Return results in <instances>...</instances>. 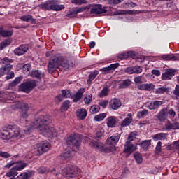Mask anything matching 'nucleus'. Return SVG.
I'll return each mask as SVG.
<instances>
[{
    "label": "nucleus",
    "instance_id": "1",
    "mask_svg": "<svg viewBox=\"0 0 179 179\" xmlns=\"http://www.w3.org/2000/svg\"><path fill=\"white\" fill-rule=\"evenodd\" d=\"M51 124V117L50 115H41L33 122L31 127L35 129H38L39 134L48 138L57 136V130L53 127H48Z\"/></svg>",
    "mask_w": 179,
    "mask_h": 179
},
{
    "label": "nucleus",
    "instance_id": "2",
    "mask_svg": "<svg viewBox=\"0 0 179 179\" xmlns=\"http://www.w3.org/2000/svg\"><path fill=\"white\" fill-rule=\"evenodd\" d=\"M57 68L59 69H68L69 68L68 61L62 56H55L49 61L48 71L50 73H54Z\"/></svg>",
    "mask_w": 179,
    "mask_h": 179
},
{
    "label": "nucleus",
    "instance_id": "3",
    "mask_svg": "<svg viewBox=\"0 0 179 179\" xmlns=\"http://www.w3.org/2000/svg\"><path fill=\"white\" fill-rule=\"evenodd\" d=\"M23 135L19 131L13 129L11 127H7L0 131V138L1 139L9 140L12 138H22Z\"/></svg>",
    "mask_w": 179,
    "mask_h": 179
},
{
    "label": "nucleus",
    "instance_id": "4",
    "mask_svg": "<svg viewBox=\"0 0 179 179\" xmlns=\"http://www.w3.org/2000/svg\"><path fill=\"white\" fill-rule=\"evenodd\" d=\"M38 6L43 10H55L56 12L65 9L64 5L57 4V1L55 0H48L43 3L39 4Z\"/></svg>",
    "mask_w": 179,
    "mask_h": 179
},
{
    "label": "nucleus",
    "instance_id": "5",
    "mask_svg": "<svg viewBox=\"0 0 179 179\" xmlns=\"http://www.w3.org/2000/svg\"><path fill=\"white\" fill-rule=\"evenodd\" d=\"M120 138H121V134H115L114 136H112L106 140V145L108 146L107 147L108 149L106 150V152H115L116 150L115 145L118 143Z\"/></svg>",
    "mask_w": 179,
    "mask_h": 179
},
{
    "label": "nucleus",
    "instance_id": "6",
    "mask_svg": "<svg viewBox=\"0 0 179 179\" xmlns=\"http://www.w3.org/2000/svg\"><path fill=\"white\" fill-rule=\"evenodd\" d=\"M80 142H82V137L79 134H71L67 138V145L69 146H73L76 149H79V146H80Z\"/></svg>",
    "mask_w": 179,
    "mask_h": 179
},
{
    "label": "nucleus",
    "instance_id": "7",
    "mask_svg": "<svg viewBox=\"0 0 179 179\" xmlns=\"http://www.w3.org/2000/svg\"><path fill=\"white\" fill-rule=\"evenodd\" d=\"M50 148H51V145L48 142L43 141L37 145L35 155L40 156V155H43V153H45V152L50 150Z\"/></svg>",
    "mask_w": 179,
    "mask_h": 179
},
{
    "label": "nucleus",
    "instance_id": "8",
    "mask_svg": "<svg viewBox=\"0 0 179 179\" xmlns=\"http://www.w3.org/2000/svg\"><path fill=\"white\" fill-rule=\"evenodd\" d=\"M35 86L36 81L31 80L21 84L19 86V89L21 90V92H24V93H30Z\"/></svg>",
    "mask_w": 179,
    "mask_h": 179
},
{
    "label": "nucleus",
    "instance_id": "9",
    "mask_svg": "<svg viewBox=\"0 0 179 179\" xmlns=\"http://www.w3.org/2000/svg\"><path fill=\"white\" fill-rule=\"evenodd\" d=\"M177 72L175 69H166V71L162 76V80H170L176 75Z\"/></svg>",
    "mask_w": 179,
    "mask_h": 179
},
{
    "label": "nucleus",
    "instance_id": "10",
    "mask_svg": "<svg viewBox=\"0 0 179 179\" xmlns=\"http://www.w3.org/2000/svg\"><path fill=\"white\" fill-rule=\"evenodd\" d=\"M119 66H120V63L113 64L108 67H104L103 69H101L100 71L102 72L103 75H107V73H111L113 71H115V69H117V68H118Z\"/></svg>",
    "mask_w": 179,
    "mask_h": 179
},
{
    "label": "nucleus",
    "instance_id": "11",
    "mask_svg": "<svg viewBox=\"0 0 179 179\" xmlns=\"http://www.w3.org/2000/svg\"><path fill=\"white\" fill-rule=\"evenodd\" d=\"M11 107L20 108L22 111H29V110H30V106H29V104L20 101L13 103Z\"/></svg>",
    "mask_w": 179,
    "mask_h": 179
},
{
    "label": "nucleus",
    "instance_id": "12",
    "mask_svg": "<svg viewBox=\"0 0 179 179\" xmlns=\"http://www.w3.org/2000/svg\"><path fill=\"white\" fill-rule=\"evenodd\" d=\"M164 128L166 131H176V129H179V123L178 122H171L168 120L164 125Z\"/></svg>",
    "mask_w": 179,
    "mask_h": 179
},
{
    "label": "nucleus",
    "instance_id": "13",
    "mask_svg": "<svg viewBox=\"0 0 179 179\" xmlns=\"http://www.w3.org/2000/svg\"><path fill=\"white\" fill-rule=\"evenodd\" d=\"M107 13V10L103 8L101 4H96L91 9L90 13H95L96 15H101V13Z\"/></svg>",
    "mask_w": 179,
    "mask_h": 179
},
{
    "label": "nucleus",
    "instance_id": "14",
    "mask_svg": "<svg viewBox=\"0 0 179 179\" xmlns=\"http://www.w3.org/2000/svg\"><path fill=\"white\" fill-rule=\"evenodd\" d=\"M124 72H126V73H129V75H132V73H141L142 66H134L131 67H128L124 70Z\"/></svg>",
    "mask_w": 179,
    "mask_h": 179
},
{
    "label": "nucleus",
    "instance_id": "15",
    "mask_svg": "<svg viewBox=\"0 0 179 179\" xmlns=\"http://www.w3.org/2000/svg\"><path fill=\"white\" fill-rule=\"evenodd\" d=\"M169 117V110L167 108L161 109L157 115V119L158 121H165Z\"/></svg>",
    "mask_w": 179,
    "mask_h": 179
},
{
    "label": "nucleus",
    "instance_id": "16",
    "mask_svg": "<svg viewBox=\"0 0 179 179\" xmlns=\"http://www.w3.org/2000/svg\"><path fill=\"white\" fill-rule=\"evenodd\" d=\"M27 51H29V46L27 45H22L14 50V53L15 55L20 56L26 54Z\"/></svg>",
    "mask_w": 179,
    "mask_h": 179
},
{
    "label": "nucleus",
    "instance_id": "17",
    "mask_svg": "<svg viewBox=\"0 0 179 179\" xmlns=\"http://www.w3.org/2000/svg\"><path fill=\"white\" fill-rule=\"evenodd\" d=\"M109 106L112 110H118L121 107V100L117 98H114L109 102Z\"/></svg>",
    "mask_w": 179,
    "mask_h": 179
},
{
    "label": "nucleus",
    "instance_id": "18",
    "mask_svg": "<svg viewBox=\"0 0 179 179\" xmlns=\"http://www.w3.org/2000/svg\"><path fill=\"white\" fill-rule=\"evenodd\" d=\"M136 149V146L134 145L131 142L126 141L124 145V153H128L129 155H131L132 152H135V150Z\"/></svg>",
    "mask_w": 179,
    "mask_h": 179
},
{
    "label": "nucleus",
    "instance_id": "19",
    "mask_svg": "<svg viewBox=\"0 0 179 179\" xmlns=\"http://www.w3.org/2000/svg\"><path fill=\"white\" fill-rule=\"evenodd\" d=\"M162 104H164L163 101H152L148 105V108L149 110H157Z\"/></svg>",
    "mask_w": 179,
    "mask_h": 179
},
{
    "label": "nucleus",
    "instance_id": "20",
    "mask_svg": "<svg viewBox=\"0 0 179 179\" xmlns=\"http://www.w3.org/2000/svg\"><path fill=\"white\" fill-rule=\"evenodd\" d=\"M13 66L10 64H6L3 65L1 68H0V78L3 76L6 73H8L12 69Z\"/></svg>",
    "mask_w": 179,
    "mask_h": 179
},
{
    "label": "nucleus",
    "instance_id": "21",
    "mask_svg": "<svg viewBox=\"0 0 179 179\" xmlns=\"http://www.w3.org/2000/svg\"><path fill=\"white\" fill-rule=\"evenodd\" d=\"M85 88H80L78 91L76 93L73 101L74 103H78L80 99L83 96V94L85 93Z\"/></svg>",
    "mask_w": 179,
    "mask_h": 179
},
{
    "label": "nucleus",
    "instance_id": "22",
    "mask_svg": "<svg viewBox=\"0 0 179 179\" xmlns=\"http://www.w3.org/2000/svg\"><path fill=\"white\" fill-rule=\"evenodd\" d=\"M107 126L109 128L115 127V124H117V118L114 116H110L106 119Z\"/></svg>",
    "mask_w": 179,
    "mask_h": 179
},
{
    "label": "nucleus",
    "instance_id": "23",
    "mask_svg": "<svg viewBox=\"0 0 179 179\" xmlns=\"http://www.w3.org/2000/svg\"><path fill=\"white\" fill-rule=\"evenodd\" d=\"M0 35H1L2 37H12L13 31L3 29V27H0Z\"/></svg>",
    "mask_w": 179,
    "mask_h": 179
},
{
    "label": "nucleus",
    "instance_id": "24",
    "mask_svg": "<svg viewBox=\"0 0 179 179\" xmlns=\"http://www.w3.org/2000/svg\"><path fill=\"white\" fill-rule=\"evenodd\" d=\"M167 136H169V134L159 133L152 136V138L154 141H164V139H167Z\"/></svg>",
    "mask_w": 179,
    "mask_h": 179
},
{
    "label": "nucleus",
    "instance_id": "25",
    "mask_svg": "<svg viewBox=\"0 0 179 179\" xmlns=\"http://www.w3.org/2000/svg\"><path fill=\"white\" fill-rule=\"evenodd\" d=\"M87 115V111H86V109H78L77 110V117H78L80 120H85Z\"/></svg>",
    "mask_w": 179,
    "mask_h": 179
},
{
    "label": "nucleus",
    "instance_id": "26",
    "mask_svg": "<svg viewBox=\"0 0 179 179\" xmlns=\"http://www.w3.org/2000/svg\"><path fill=\"white\" fill-rule=\"evenodd\" d=\"M31 76L33 78H36V79H39V80H41L42 78H44V73L38 70H35L31 72Z\"/></svg>",
    "mask_w": 179,
    "mask_h": 179
},
{
    "label": "nucleus",
    "instance_id": "27",
    "mask_svg": "<svg viewBox=\"0 0 179 179\" xmlns=\"http://www.w3.org/2000/svg\"><path fill=\"white\" fill-rule=\"evenodd\" d=\"M19 170L16 169V166L10 169L8 172L6 173V177H16L17 176Z\"/></svg>",
    "mask_w": 179,
    "mask_h": 179
},
{
    "label": "nucleus",
    "instance_id": "28",
    "mask_svg": "<svg viewBox=\"0 0 179 179\" xmlns=\"http://www.w3.org/2000/svg\"><path fill=\"white\" fill-rule=\"evenodd\" d=\"M15 169L16 170H18V171H20V170H23V169H24V167L27 166V164H26L23 161L15 162Z\"/></svg>",
    "mask_w": 179,
    "mask_h": 179
},
{
    "label": "nucleus",
    "instance_id": "29",
    "mask_svg": "<svg viewBox=\"0 0 179 179\" xmlns=\"http://www.w3.org/2000/svg\"><path fill=\"white\" fill-rule=\"evenodd\" d=\"M20 19L23 22H29L30 23H36V19H34L33 16L31 15H22Z\"/></svg>",
    "mask_w": 179,
    "mask_h": 179
},
{
    "label": "nucleus",
    "instance_id": "30",
    "mask_svg": "<svg viewBox=\"0 0 179 179\" xmlns=\"http://www.w3.org/2000/svg\"><path fill=\"white\" fill-rule=\"evenodd\" d=\"M129 86H131V80H124L119 84V89H127Z\"/></svg>",
    "mask_w": 179,
    "mask_h": 179
},
{
    "label": "nucleus",
    "instance_id": "31",
    "mask_svg": "<svg viewBox=\"0 0 179 179\" xmlns=\"http://www.w3.org/2000/svg\"><path fill=\"white\" fill-rule=\"evenodd\" d=\"M99 75V71L96 70L93 73H92L90 76L89 79L87 80V84L92 85V82L96 79V77Z\"/></svg>",
    "mask_w": 179,
    "mask_h": 179
},
{
    "label": "nucleus",
    "instance_id": "32",
    "mask_svg": "<svg viewBox=\"0 0 179 179\" xmlns=\"http://www.w3.org/2000/svg\"><path fill=\"white\" fill-rule=\"evenodd\" d=\"M73 155V151L71 152L69 150H66V152L62 153L61 157L63 159V160H66L67 159H69L72 157Z\"/></svg>",
    "mask_w": 179,
    "mask_h": 179
},
{
    "label": "nucleus",
    "instance_id": "33",
    "mask_svg": "<svg viewBox=\"0 0 179 179\" xmlns=\"http://www.w3.org/2000/svg\"><path fill=\"white\" fill-rule=\"evenodd\" d=\"M129 117H126L121 123V127H128L132 122V117L128 115Z\"/></svg>",
    "mask_w": 179,
    "mask_h": 179
},
{
    "label": "nucleus",
    "instance_id": "34",
    "mask_svg": "<svg viewBox=\"0 0 179 179\" xmlns=\"http://www.w3.org/2000/svg\"><path fill=\"white\" fill-rule=\"evenodd\" d=\"M11 43H12V40L10 39L5 40L0 44V50H3V48H6V47H8V45H10Z\"/></svg>",
    "mask_w": 179,
    "mask_h": 179
},
{
    "label": "nucleus",
    "instance_id": "35",
    "mask_svg": "<svg viewBox=\"0 0 179 179\" xmlns=\"http://www.w3.org/2000/svg\"><path fill=\"white\" fill-rule=\"evenodd\" d=\"M150 140H145L143 141L140 145L142 148V149H143L144 150H146L149 146H150Z\"/></svg>",
    "mask_w": 179,
    "mask_h": 179
},
{
    "label": "nucleus",
    "instance_id": "36",
    "mask_svg": "<svg viewBox=\"0 0 179 179\" xmlns=\"http://www.w3.org/2000/svg\"><path fill=\"white\" fill-rule=\"evenodd\" d=\"M99 111L100 106H99V105H93L90 109V113H91V114H96V113H99Z\"/></svg>",
    "mask_w": 179,
    "mask_h": 179
},
{
    "label": "nucleus",
    "instance_id": "37",
    "mask_svg": "<svg viewBox=\"0 0 179 179\" xmlns=\"http://www.w3.org/2000/svg\"><path fill=\"white\" fill-rule=\"evenodd\" d=\"M22 79H23L22 76L17 77L12 83H10V86L13 87L14 86L19 85V83L22 82Z\"/></svg>",
    "mask_w": 179,
    "mask_h": 179
},
{
    "label": "nucleus",
    "instance_id": "38",
    "mask_svg": "<svg viewBox=\"0 0 179 179\" xmlns=\"http://www.w3.org/2000/svg\"><path fill=\"white\" fill-rule=\"evenodd\" d=\"M162 58H163V59H166V61H170L171 59L176 61V59H177V57H176L174 55H162Z\"/></svg>",
    "mask_w": 179,
    "mask_h": 179
},
{
    "label": "nucleus",
    "instance_id": "39",
    "mask_svg": "<svg viewBox=\"0 0 179 179\" xmlns=\"http://www.w3.org/2000/svg\"><path fill=\"white\" fill-rule=\"evenodd\" d=\"M134 157L135 158L136 163H138V164L140 163H142V155H141V153L136 152L134 153Z\"/></svg>",
    "mask_w": 179,
    "mask_h": 179
},
{
    "label": "nucleus",
    "instance_id": "40",
    "mask_svg": "<svg viewBox=\"0 0 179 179\" xmlns=\"http://www.w3.org/2000/svg\"><path fill=\"white\" fill-rule=\"evenodd\" d=\"M106 117H107V114L101 113L96 115L94 119L95 121H103L106 118Z\"/></svg>",
    "mask_w": 179,
    "mask_h": 179
},
{
    "label": "nucleus",
    "instance_id": "41",
    "mask_svg": "<svg viewBox=\"0 0 179 179\" xmlns=\"http://www.w3.org/2000/svg\"><path fill=\"white\" fill-rule=\"evenodd\" d=\"M166 92H169V88H166V87H159L155 91L157 94H163V93H166Z\"/></svg>",
    "mask_w": 179,
    "mask_h": 179
},
{
    "label": "nucleus",
    "instance_id": "42",
    "mask_svg": "<svg viewBox=\"0 0 179 179\" xmlns=\"http://www.w3.org/2000/svg\"><path fill=\"white\" fill-rule=\"evenodd\" d=\"M62 96L65 97L66 99H71L72 97V94L69 90H64L62 92Z\"/></svg>",
    "mask_w": 179,
    "mask_h": 179
},
{
    "label": "nucleus",
    "instance_id": "43",
    "mask_svg": "<svg viewBox=\"0 0 179 179\" xmlns=\"http://www.w3.org/2000/svg\"><path fill=\"white\" fill-rule=\"evenodd\" d=\"M107 94H108V87H103V89L101 91V92L99 93V96L101 97H106V96H107Z\"/></svg>",
    "mask_w": 179,
    "mask_h": 179
},
{
    "label": "nucleus",
    "instance_id": "44",
    "mask_svg": "<svg viewBox=\"0 0 179 179\" xmlns=\"http://www.w3.org/2000/svg\"><path fill=\"white\" fill-rule=\"evenodd\" d=\"M70 104H71V102L69 101H64L62 106V110H64V111H66V110L69 108Z\"/></svg>",
    "mask_w": 179,
    "mask_h": 179
},
{
    "label": "nucleus",
    "instance_id": "45",
    "mask_svg": "<svg viewBox=\"0 0 179 179\" xmlns=\"http://www.w3.org/2000/svg\"><path fill=\"white\" fill-rule=\"evenodd\" d=\"M92 99H93V95H87L84 98V101L85 104H90V103H92Z\"/></svg>",
    "mask_w": 179,
    "mask_h": 179
},
{
    "label": "nucleus",
    "instance_id": "46",
    "mask_svg": "<svg viewBox=\"0 0 179 179\" xmlns=\"http://www.w3.org/2000/svg\"><path fill=\"white\" fill-rule=\"evenodd\" d=\"M0 157H3V159H9V157H10V154L7 152H2L0 150Z\"/></svg>",
    "mask_w": 179,
    "mask_h": 179
},
{
    "label": "nucleus",
    "instance_id": "47",
    "mask_svg": "<svg viewBox=\"0 0 179 179\" xmlns=\"http://www.w3.org/2000/svg\"><path fill=\"white\" fill-rule=\"evenodd\" d=\"M71 2L75 5H83L87 3L86 0H72Z\"/></svg>",
    "mask_w": 179,
    "mask_h": 179
},
{
    "label": "nucleus",
    "instance_id": "48",
    "mask_svg": "<svg viewBox=\"0 0 179 179\" xmlns=\"http://www.w3.org/2000/svg\"><path fill=\"white\" fill-rule=\"evenodd\" d=\"M148 113H149L148 112L147 110H143L138 113V117L142 118L143 117H146V115H148Z\"/></svg>",
    "mask_w": 179,
    "mask_h": 179
},
{
    "label": "nucleus",
    "instance_id": "49",
    "mask_svg": "<svg viewBox=\"0 0 179 179\" xmlns=\"http://www.w3.org/2000/svg\"><path fill=\"white\" fill-rule=\"evenodd\" d=\"M90 146H92L93 148H96V149H99L100 146H101V143L97 142V141H91L90 143Z\"/></svg>",
    "mask_w": 179,
    "mask_h": 179
},
{
    "label": "nucleus",
    "instance_id": "50",
    "mask_svg": "<svg viewBox=\"0 0 179 179\" xmlns=\"http://www.w3.org/2000/svg\"><path fill=\"white\" fill-rule=\"evenodd\" d=\"M155 89V85L153 84H145V90L147 92H150L152 90H154Z\"/></svg>",
    "mask_w": 179,
    "mask_h": 179
},
{
    "label": "nucleus",
    "instance_id": "51",
    "mask_svg": "<svg viewBox=\"0 0 179 179\" xmlns=\"http://www.w3.org/2000/svg\"><path fill=\"white\" fill-rule=\"evenodd\" d=\"M27 117H29V110H21L20 117L27 118Z\"/></svg>",
    "mask_w": 179,
    "mask_h": 179
},
{
    "label": "nucleus",
    "instance_id": "52",
    "mask_svg": "<svg viewBox=\"0 0 179 179\" xmlns=\"http://www.w3.org/2000/svg\"><path fill=\"white\" fill-rule=\"evenodd\" d=\"M29 178V174L27 173L24 172L19 175L17 178V179H27Z\"/></svg>",
    "mask_w": 179,
    "mask_h": 179
},
{
    "label": "nucleus",
    "instance_id": "53",
    "mask_svg": "<svg viewBox=\"0 0 179 179\" xmlns=\"http://www.w3.org/2000/svg\"><path fill=\"white\" fill-rule=\"evenodd\" d=\"M76 11L73 10V11H70L69 13L66 14V17H69V19H72V17H75L76 16Z\"/></svg>",
    "mask_w": 179,
    "mask_h": 179
},
{
    "label": "nucleus",
    "instance_id": "54",
    "mask_svg": "<svg viewBox=\"0 0 179 179\" xmlns=\"http://www.w3.org/2000/svg\"><path fill=\"white\" fill-rule=\"evenodd\" d=\"M8 62H9V63L13 62V60L10 59L8 57H4L1 59V64H8Z\"/></svg>",
    "mask_w": 179,
    "mask_h": 179
},
{
    "label": "nucleus",
    "instance_id": "55",
    "mask_svg": "<svg viewBox=\"0 0 179 179\" xmlns=\"http://www.w3.org/2000/svg\"><path fill=\"white\" fill-rule=\"evenodd\" d=\"M172 145L174 149H176V150H178V154L179 155V140L174 141Z\"/></svg>",
    "mask_w": 179,
    "mask_h": 179
},
{
    "label": "nucleus",
    "instance_id": "56",
    "mask_svg": "<svg viewBox=\"0 0 179 179\" xmlns=\"http://www.w3.org/2000/svg\"><path fill=\"white\" fill-rule=\"evenodd\" d=\"M103 136V133L101 131H99L97 132L95 135H94V139H96V141H99V139H101Z\"/></svg>",
    "mask_w": 179,
    "mask_h": 179
},
{
    "label": "nucleus",
    "instance_id": "57",
    "mask_svg": "<svg viewBox=\"0 0 179 179\" xmlns=\"http://www.w3.org/2000/svg\"><path fill=\"white\" fill-rule=\"evenodd\" d=\"M31 69V66L29 64H24L22 67L24 72H29Z\"/></svg>",
    "mask_w": 179,
    "mask_h": 179
},
{
    "label": "nucleus",
    "instance_id": "58",
    "mask_svg": "<svg viewBox=\"0 0 179 179\" xmlns=\"http://www.w3.org/2000/svg\"><path fill=\"white\" fill-rule=\"evenodd\" d=\"M173 93L175 96H176V99H179V85H178L176 86Z\"/></svg>",
    "mask_w": 179,
    "mask_h": 179
},
{
    "label": "nucleus",
    "instance_id": "59",
    "mask_svg": "<svg viewBox=\"0 0 179 179\" xmlns=\"http://www.w3.org/2000/svg\"><path fill=\"white\" fill-rule=\"evenodd\" d=\"M37 171L39 174H44L47 171V169L44 166H42L37 169Z\"/></svg>",
    "mask_w": 179,
    "mask_h": 179
},
{
    "label": "nucleus",
    "instance_id": "60",
    "mask_svg": "<svg viewBox=\"0 0 179 179\" xmlns=\"http://www.w3.org/2000/svg\"><path fill=\"white\" fill-rule=\"evenodd\" d=\"M134 139H135V134L134 133H131L129 135L127 142H131L132 141H134Z\"/></svg>",
    "mask_w": 179,
    "mask_h": 179
},
{
    "label": "nucleus",
    "instance_id": "61",
    "mask_svg": "<svg viewBox=\"0 0 179 179\" xmlns=\"http://www.w3.org/2000/svg\"><path fill=\"white\" fill-rule=\"evenodd\" d=\"M108 104V101H103L101 102H99V106H101V107H103V108H106Z\"/></svg>",
    "mask_w": 179,
    "mask_h": 179
},
{
    "label": "nucleus",
    "instance_id": "62",
    "mask_svg": "<svg viewBox=\"0 0 179 179\" xmlns=\"http://www.w3.org/2000/svg\"><path fill=\"white\" fill-rule=\"evenodd\" d=\"M156 151L159 153L160 152V150H162V142L159 141L157 144V146L155 148Z\"/></svg>",
    "mask_w": 179,
    "mask_h": 179
},
{
    "label": "nucleus",
    "instance_id": "63",
    "mask_svg": "<svg viewBox=\"0 0 179 179\" xmlns=\"http://www.w3.org/2000/svg\"><path fill=\"white\" fill-rule=\"evenodd\" d=\"M87 9V7H82L80 8H77L76 10H75L76 13L78 15V13H80V12H85V10Z\"/></svg>",
    "mask_w": 179,
    "mask_h": 179
},
{
    "label": "nucleus",
    "instance_id": "64",
    "mask_svg": "<svg viewBox=\"0 0 179 179\" xmlns=\"http://www.w3.org/2000/svg\"><path fill=\"white\" fill-rule=\"evenodd\" d=\"M135 83H142V76H138L134 78Z\"/></svg>",
    "mask_w": 179,
    "mask_h": 179
}]
</instances>
